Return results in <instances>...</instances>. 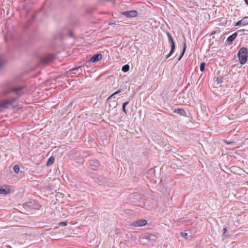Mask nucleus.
<instances>
[{
	"label": "nucleus",
	"instance_id": "f257e3e1",
	"mask_svg": "<svg viewBox=\"0 0 248 248\" xmlns=\"http://www.w3.org/2000/svg\"><path fill=\"white\" fill-rule=\"evenodd\" d=\"M239 61L241 64H244L247 61L248 53V49L246 47H241L238 52Z\"/></svg>",
	"mask_w": 248,
	"mask_h": 248
},
{
	"label": "nucleus",
	"instance_id": "f03ea898",
	"mask_svg": "<svg viewBox=\"0 0 248 248\" xmlns=\"http://www.w3.org/2000/svg\"><path fill=\"white\" fill-rule=\"evenodd\" d=\"M121 14L126 17L132 18L137 16L138 12L136 10H130L123 12Z\"/></svg>",
	"mask_w": 248,
	"mask_h": 248
},
{
	"label": "nucleus",
	"instance_id": "7ed1b4c3",
	"mask_svg": "<svg viewBox=\"0 0 248 248\" xmlns=\"http://www.w3.org/2000/svg\"><path fill=\"white\" fill-rule=\"evenodd\" d=\"M16 100V98H12L3 101L0 103V107L2 108H7L9 105H11Z\"/></svg>",
	"mask_w": 248,
	"mask_h": 248
},
{
	"label": "nucleus",
	"instance_id": "20e7f679",
	"mask_svg": "<svg viewBox=\"0 0 248 248\" xmlns=\"http://www.w3.org/2000/svg\"><path fill=\"white\" fill-rule=\"evenodd\" d=\"M24 89V87L22 86H16L12 88L10 92H14L18 96H20L23 93L22 90Z\"/></svg>",
	"mask_w": 248,
	"mask_h": 248
},
{
	"label": "nucleus",
	"instance_id": "39448f33",
	"mask_svg": "<svg viewBox=\"0 0 248 248\" xmlns=\"http://www.w3.org/2000/svg\"><path fill=\"white\" fill-rule=\"evenodd\" d=\"M147 223V221L145 219H140L133 222L131 226L133 227H141L145 226Z\"/></svg>",
	"mask_w": 248,
	"mask_h": 248
},
{
	"label": "nucleus",
	"instance_id": "423d86ee",
	"mask_svg": "<svg viewBox=\"0 0 248 248\" xmlns=\"http://www.w3.org/2000/svg\"><path fill=\"white\" fill-rule=\"evenodd\" d=\"M102 56L101 54H100V53L96 54L94 55L91 58V59L88 61L87 62L93 63V62H96L98 61L99 60H100L102 58Z\"/></svg>",
	"mask_w": 248,
	"mask_h": 248
},
{
	"label": "nucleus",
	"instance_id": "0eeeda50",
	"mask_svg": "<svg viewBox=\"0 0 248 248\" xmlns=\"http://www.w3.org/2000/svg\"><path fill=\"white\" fill-rule=\"evenodd\" d=\"M248 24V17H245L242 20L238 21L235 26L242 25L244 26Z\"/></svg>",
	"mask_w": 248,
	"mask_h": 248
},
{
	"label": "nucleus",
	"instance_id": "6e6552de",
	"mask_svg": "<svg viewBox=\"0 0 248 248\" xmlns=\"http://www.w3.org/2000/svg\"><path fill=\"white\" fill-rule=\"evenodd\" d=\"M11 192V189L8 187L4 186L2 187L0 189V194L3 195H6L9 193Z\"/></svg>",
	"mask_w": 248,
	"mask_h": 248
},
{
	"label": "nucleus",
	"instance_id": "1a4fd4ad",
	"mask_svg": "<svg viewBox=\"0 0 248 248\" xmlns=\"http://www.w3.org/2000/svg\"><path fill=\"white\" fill-rule=\"evenodd\" d=\"M237 33L236 32H235L228 37L227 40L229 42V45H231L232 43V41L237 37Z\"/></svg>",
	"mask_w": 248,
	"mask_h": 248
},
{
	"label": "nucleus",
	"instance_id": "9d476101",
	"mask_svg": "<svg viewBox=\"0 0 248 248\" xmlns=\"http://www.w3.org/2000/svg\"><path fill=\"white\" fill-rule=\"evenodd\" d=\"M144 238L150 240L155 241V237L153 234L149 233H146L145 234Z\"/></svg>",
	"mask_w": 248,
	"mask_h": 248
},
{
	"label": "nucleus",
	"instance_id": "9b49d317",
	"mask_svg": "<svg viewBox=\"0 0 248 248\" xmlns=\"http://www.w3.org/2000/svg\"><path fill=\"white\" fill-rule=\"evenodd\" d=\"M222 82L221 78H217L215 79L214 85L216 87H219L221 85V83Z\"/></svg>",
	"mask_w": 248,
	"mask_h": 248
},
{
	"label": "nucleus",
	"instance_id": "f8f14e48",
	"mask_svg": "<svg viewBox=\"0 0 248 248\" xmlns=\"http://www.w3.org/2000/svg\"><path fill=\"white\" fill-rule=\"evenodd\" d=\"M175 112H177L178 114L182 115V116H186V112L185 111L184 109L182 108H178L177 110H175L174 111Z\"/></svg>",
	"mask_w": 248,
	"mask_h": 248
},
{
	"label": "nucleus",
	"instance_id": "ddd939ff",
	"mask_svg": "<svg viewBox=\"0 0 248 248\" xmlns=\"http://www.w3.org/2000/svg\"><path fill=\"white\" fill-rule=\"evenodd\" d=\"M186 43L185 42L183 44V51H182V54L178 59V61H179L181 59L183 56L184 55V54L185 52L186 49Z\"/></svg>",
	"mask_w": 248,
	"mask_h": 248
},
{
	"label": "nucleus",
	"instance_id": "4468645a",
	"mask_svg": "<svg viewBox=\"0 0 248 248\" xmlns=\"http://www.w3.org/2000/svg\"><path fill=\"white\" fill-rule=\"evenodd\" d=\"M33 203H35V201H33V202H30L28 203V206H30L31 208H34V209H38V208L39 207V205H33Z\"/></svg>",
	"mask_w": 248,
	"mask_h": 248
},
{
	"label": "nucleus",
	"instance_id": "2eb2a0df",
	"mask_svg": "<svg viewBox=\"0 0 248 248\" xmlns=\"http://www.w3.org/2000/svg\"><path fill=\"white\" fill-rule=\"evenodd\" d=\"M54 160H55V159L53 156L50 157L47 160L46 165L47 166H49L51 165H52L53 163Z\"/></svg>",
	"mask_w": 248,
	"mask_h": 248
},
{
	"label": "nucleus",
	"instance_id": "dca6fc26",
	"mask_svg": "<svg viewBox=\"0 0 248 248\" xmlns=\"http://www.w3.org/2000/svg\"><path fill=\"white\" fill-rule=\"evenodd\" d=\"M129 70V65L128 64H125L124 65L122 68V71L124 72H127Z\"/></svg>",
	"mask_w": 248,
	"mask_h": 248
},
{
	"label": "nucleus",
	"instance_id": "f3484780",
	"mask_svg": "<svg viewBox=\"0 0 248 248\" xmlns=\"http://www.w3.org/2000/svg\"><path fill=\"white\" fill-rule=\"evenodd\" d=\"M122 92V90L121 89H119L118 90H117L116 92H115L114 93H113L112 94H111L110 96H109L107 100L108 101L109 99H110L115 94H117L119 93H120L121 92Z\"/></svg>",
	"mask_w": 248,
	"mask_h": 248
},
{
	"label": "nucleus",
	"instance_id": "a211bd4d",
	"mask_svg": "<svg viewBox=\"0 0 248 248\" xmlns=\"http://www.w3.org/2000/svg\"><path fill=\"white\" fill-rule=\"evenodd\" d=\"M170 46L171 48L170 51H171V53H173L175 50V43L174 42L173 43H170Z\"/></svg>",
	"mask_w": 248,
	"mask_h": 248
},
{
	"label": "nucleus",
	"instance_id": "6ab92c4d",
	"mask_svg": "<svg viewBox=\"0 0 248 248\" xmlns=\"http://www.w3.org/2000/svg\"><path fill=\"white\" fill-rule=\"evenodd\" d=\"M205 63L204 62H202L200 64V70L202 72L205 69Z\"/></svg>",
	"mask_w": 248,
	"mask_h": 248
},
{
	"label": "nucleus",
	"instance_id": "aec40b11",
	"mask_svg": "<svg viewBox=\"0 0 248 248\" xmlns=\"http://www.w3.org/2000/svg\"><path fill=\"white\" fill-rule=\"evenodd\" d=\"M14 171L16 173H18L19 171L20 168L18 165H15L13 168Z\"/></svg>",
	"mask_w": 248,
	"mask_h": 248
},
{
	"label": "nucleus",
	"instance_id": "412c9836",
	"mask_svg": "<svg viewBox=\"0 0 248 248\" xmlns=\"http://www.w3.org/2000/svg\"><path fill=\"white\" fill-rule=\"evenodd\" d=\"M4 62H5V61H4V59L2 57H0V68L4 63Z\"/></svg>",
	"mask_w": 248,
	"mask_h": 248
},
{
	"label": "nucleus",
	"instance_id": "4be33fe9",
	"mask_svg": "<svg viewBox=\"0 0 248 248\" xmlns=\"http://www.w3.org/2000/svg\"><path fill=\"white\" fill-rule=\"evenodd\" d=\"M59 224L60 226H65L67 225L68 222L67 221L60 222H59Z\"/></svg>",
	"mask_w": 248,
	"mask_h": 248
},
{
	"label": "nucleus",
	"instance_id": "5701e85b",
	"mask_svg": "<svg viewBox=\"0 0 248 248\" xmlns=\"http://www.w3.org/2000/svg\"><path fill=\"white\" fill-rule=\"evenodd\" d=\"M91 165L92 166H93L94 167H97L98 165V163H97V162H95L94 161H92V162H91Z\"/></svg>",
	"mask_w": 248,
	"mask_h": 248
},
{
	"label": "nucleus",
	"instance_id": "b1692460",
	"mask_svg": "<svg viewBox=\"0 0 248 248\" xmlns=\"http://www.w3.org/2000/svg\"><path fill=\"white\" fill-rule=\"evenodd\" d=\"M79 70H80L81 71H82V67L81 66H79V67L73 68L72 70H73V71H79Z\"/></svg>",
	"mask_w": 248,
	"mask_h": 248
},
{
	"label": "nucleus",
	"instance_id": "393cba45",
	"mask_svg": "<svg viewBox=\"0 0 248 248\" xmlns=\"http://www.w3.org/2000/svg\"><path fill=\"white\" fill-rule=\"evenodd\" d=\"M167 36L168 37V39H171L172 38L171 34L169 32L167 33Z\"/></svg>",
	"mask_w": 248,
	"mask_h": 248
},
{
	"label": "nucleus",
	"instance_id": "a878e982",
	"mask_svg": "<svg viewBox=\"0 0 248 248\" xmlns=\"http://www.w3.org/2000/svg\"><path fill=\"white\" fill-rule=\"evenodd\" d=\"M169 44H170V43H174V41H173V39H172V38H171V39H169Z\"/></svg>",
	"mask_w": 248,
	"mask_h": 248
},
{
	"label": "nucleus",
	"instance_id": "bb28decb",
	"mask_svg": "<svg viewBox=\"0 0 248 248\" xmlns=\"http://www.w3.org/2000/svg\"><path fill=\"white\" fill-rule=\"evenodd\" d=\"M172 53H171V51L170 52L169 54H168L166 57V59H168L169 58L171 55H172Z\"/></svg>",
	"mask_w": 248,
	"mask_h": 248
},
{
	"label": "nucleus",
	"instance_id": "cd10ccee",
	"mask_svg": "<svg viewBox=\"0 0 248 248\" xmlns=\"http://www.w3.org/2000/svg\"><path fill=\"white\" fill-rule=\"evenodd\" d=\"M128 103H129V102H128V101H126V102H125L124 103H123V107H126V106L127 104H128Z\"/></svg>",
	"mask_w": 248,
	"mask_h": 248
},
{
	"label": "nucleus",
	"instance_id": "c85d7f7f",
	"mask_svg": "<svg viewBox=\"0 0 248 248\" xmlns=\"http://www.w3.org/2000/svg\"><path fill=\"white\" fill-rule=\"evenodd\" d=\"M225 142L227 144H233V143H234L235 142H233V141H231V142H229V141H225Z\"/></svg>",
	"mask_w": 248,
	"mask_h": 248
},
{
	"label": "nucleus",
	"instance_id": "c756f323",
	"mask_svg": "<svg viewBox=\"0 0 248 248\" xmlns=\"http://www.w3.org/2000/svg\"><path fill=\"white\" fill-rule=\"evenodd\" d=\"M122 108H123V110L124 111V112L126 114L127 112H126V109H125V107H123Z\"/></svg>",
	"mask_w": 248,
	"mask_h": 248
},
{
	"label": "nucleus",
	"instance_id": "7c9ffc66",
	"mask_svg": "<svg viewBox=\"0 0 248 248\" xmlns=\"http://www.w3.org/2000/svg\"><path fill=\"white\" fill-rule=\"evenodd\" d=\"M122 108H123V110L124 111V112L126 114L127 112H126V109H125V107H123Z\"/></svg>",
	"mask_w": 248,
	"mask_h": 248
},
{
	"label": "nucleus",
	"instance_id": "2f4dec72",
	"mask_svg": "<svg viewBox=\"0 0 248 248\" xmlns=\"http://www.w3.org/2000/svg\"><path fill=\"white\" fill-rule=\"evenodd\" d=\"M187 235V233H186V232H182V235L183 236H186Z\"/></svg>",
	"mask_w": 248,
	"mask_h": 248
},
{
	"label": "nucleus",
	"instance_id": "473e14b6",
	"mask_svg": "<svg viewBox=\"0 0 248 248\" xmlns=\"http://www.w3.org/2000/svg\"><path fill=\"white\" fill-rule=\"evenodd\" d=\"M224 234L226 232L227 229L226 228H223Z\"/></svg>",
	"mask_w": 248,
	"mask_h": 248
},
{
	"label": "nucleus",
	"instance_id": "72a5a7b5",
	"mask_svg": "<svg viewBox=\"0 0 248 248\" xmlns=\"http://www.w3.org/2000/svg\"><path fill=\"white\" fill-rule=\"evenodd\" d=\"M245 2L248 5V0H245Z\"/></svg>",
	"mask_w": 248,
	"mask_h": 248
},
{
	"label": "nucleus",
	"instance_id": "f704fd0d",
	"mask_svg": "<svg viewBox=\"0 0 248 248\" xmlns=\"http://www.w3.org/2000/svg\"><path fill=\"white\" fill-rule=\"evenodd\" d=\"M214 33H215V31H213L212 33V34H214Z\"/></svg>",
	"mask_w": 248,
	"mask_h": 248
},
{
	"label": "nucleus",
	"instance_id": "c9c22d12",
	"mask_svg": "<svg viewBox=\"0 0 248 248\" xmlns=\"http://www.w3.org/2000/svg\"><path fill=\"white\" fill-rule=\"evenodd\" d=\"M109 24L111 25H113L114 24L113 23H109Z\"/></svg>",
	"mask_w": 248,
	"mask_h": 248
}]
</instances>
